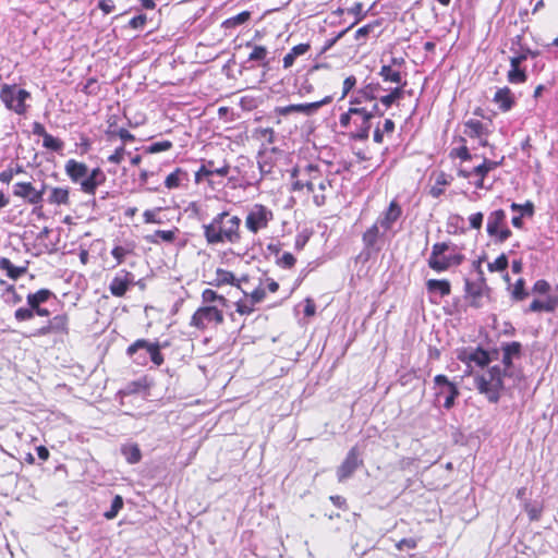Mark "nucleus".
<instances>
[{
	"label": "nucleus",
	"instance_id": "obj_47",
	"mask_svg": "<svg viewBox=\"0 0 558 558\" xmlns=\"http://www.w3.org/2000/svg\"><path fill=\"white\" fill-rule=\"evenodd\" d=\"M214 161L209 160L206 165H203L195 173V182L198 184L204 178H208L214 174L213 171Z\"/></svg>",
	"mask_w": 558,
	"mask_h": 558
},
{
	"label": "nucleus",
	"instance_id": "obj_18",
	"mask_svg": "<svg viewBox=\"0 0 558 558\" xmlns=\"http://www.w3.org/2000/svg\"><path fill=\"white\" fill-rule=\"evenodd\" d=\"M306 173L308 174V179L306 181L296 180L292 184V189L294 191H300L304 187L311 193L316 192V180L318 174V168L314 165H307L305 168Z\"/></svg>",
	"mask_w": 558,
	"mask_h": 558
},
{
	"label": "nucleus",
	"instance_id": "obj_35",
	"mask_svg": "<svg viewBox=\"0 0 558 558\" xmlns=\"http://www.w3.org/2000/svg\"><path fill=\"white\" fill-rule=\"evenodd\" d=\"M450 181L448 180V175L444 172H440L437 174L435 185L432 186L429 194L435 198L439 197L444 193L442 186L448 185Z\"/></svg>",
	"mask_w": 558,
	"mask_h": 558
},
{
	"label": "nucleus",
	"instance_id": "obj_12",
	"mask_svg": "<svg viewBox=\"0 0 558 558\" xmlns=\"http://www.w3.org/2000/svg\"><path fill=\"white\" fill-rule=\"evenodd\" d=\"M136 284L135 276L125 269L119 270L109 283V291L116 298L125 295L130 287Z\"/></svg>",
	"mask_w": 558,
	"mask_h": 558
},
{
	"label": "nucleus",
	"instance_id": "obj_62",
	"mask_svg": "<svg viewBox=\"0 0 558 558\" xmlns=\"http://www.w3.org/2000/svg\"><path fill=\"white\" fill-rule=\"evenodd\" d=\"M279 264L284 268H291L295 264V257L291 253L286 252L279 259Z\"/></svg>",
	"mask_w": 558,
	"mask_h": 558
},
{
	"label": "nucleus",
	"instance_id": "obj_49",
	"mask_svg": "<svg viewBox=\"0 0 558 558\" xmlns=\"http://www.w3.org/2000/svg\"><path fill=\"white\" fill-rule=\"evenodd\" d=\"M254 306L255 304L246 298L236 302V312L241 315H250L254 312Z\"/></svg>",
	"mask_w": 558,
	"mask_h": 558
},
{
	"label": "nucleus",
	"instance_id": "obj_20",
	"mask_svg": "<svg viewBox=\"0 0 558 558\" xmlns=\"http://www.w3.org/2000/svg\"><path fill=\"white\" fill-rule=\"evenodd\" d=\"M49 311L40 305L37 307H20L14 313V318L17 322H26L34 318L35 315L47 317L49 316Z\"/></svg>",
	"mask_w": 558,
	"mask_h": 558
},
{
	"label": "nucleus",
	"instance_id": "obj_16",
	"mask_svg": "<svg viewBox=\"0 0 558 558\" xmlns=\"http://www.w3.org/2000/svg\"><path fill=\"white\" fill-rule=\"evenodd\" d=\"M330 101H331V97L327 96L320 101L289 105V106L280 108L279 113L286 116V114H289L292 112H299V113L310 116V114L314 113L317 109H319L322 106H324Z\"/></svg>",
	"mask_w": 558,
	"mask_h": 558
},
{
	"label": "nucleus",
	"instance_id": "obj_38",
	"mask_svg": "<svg viewBox=\"0 0 558 558\" xmlns=\"http://www.w3.org/2000/svg\"><path fill=\"white\" fill-rule=\"evenodd\" d=\"M246 47H252V52L248 56V61H264L267 57L268 50L264 46L252 45L246 43Z\"/></svg>",
	"mask_w": 558,
	"mask_h": 558
},
{
	"label": "nucleus",
	"instance_id": "obj_46",
	"mask_svg": "<svg viewBox=\"0 0 558 558\" xmlns=\"http://www.w3.org/2000/svg\"><path fill=\"white\" fill-rule=\"evenodd\" d=\"M524 284V279L520 278L517 280L512 290L513 300L522 301L529 295V293L525 291Z\"/></svg>",
	"mask_w": 558,
	"mask_h": 558
},
{
	"label": "nucleus",
	"instance_id": "obj_4",
	"mask_svg": "<svg viewBox=\"0 0 558 558\" xmlns=\"http://www.w3.org/2000/svg\"><path fill=\"white\" fill-rule=\"evenodd\" d=\"M477 268L478 279L475 281L465 280V298L469 300V304L475 308L483 307L490 301V289L486 284L480 263L477 264Z\"/></svg>",
	"mask_w": 558,
	"mask_h": 558
},
{
	"label": "nucleus",
	"instance_id": "obj_19",
	"mask_svg": "<svg viewBox=\"0 0 558 558\" xmlns=\"http://www.w3.org/2000/svg\"><path fill=\"white\" fill-rule=\"evenodd\" d=\"M493 100L502 112L511 110L515 102L513 94L508 87L499 88L495 93Z\"/></svg>",
	"mask_w": 558,
	"mask_h": 558
},
{
	"label": "nucleus",
	"instance_id": "obj_45",
	"mask_svg": "<svg viewBox=\"0 0 558 558\" xmlns=\"http://www.w3.org/2000/svg\"><path fill=\"white\" fill-rule=\"evenodd\" d=\"M101 184V182H98L97 180H94L88 175H86V178L80 183L81 190L89 195H94L96 193V189Z\"/></svg>",
	"mask_w": 558,
	"mask_h": 558
},
{
	"label": "nucleus",
	"instance_id": "obj_37",
	"mask_svg": "<svg viewBox=\"0 0 558 558\" xmlns=\"http://www.w3.org/2000/svg\"><path fill=\"white\" fill-rule=\"evenodd\" d=\"M507 78L511 84H521L526 81L527 75L520 66H510Z\"/></svg>",
	"mask_w": 558,
	"mask_h": 558
},
{
	"label": "nucleus",
	"instance_id": "obj_29",
	"mask_svg": "<svg viewBox=\"0 0 558 558\" xmlns=\"http://www.w3.org/2000/svg\"><path fill=\"white\" fill-rule=\"evenodd\" d=\"M251 11H243L234 16H231L222 22L221 26L226 29L235 28L246 23L251 17Z\"/></svg>",
	"mask_w": 558,
	"mask_h": 558
},
{
	"label": "nucleus",
	"instance_id": "obj_63",
	"mask_svg": "<svg viewBox=\"0 0 558 558\" xmlns=\"http://www.w3.org/2000/svg\"><path fill=\"white\" fill-rule=\"evenodd\" d=\"M483 214L482 213H475L469 217L470 226L473 229H481L483 223Z\"/></svg>",
	"mask_w": 558,
	"mask_h": 558
},
{
	"label": "nucleus",
	"instance_id": "obj_60",
	"mask_svg": "<svg viewBox=\"0 0 558 558\" xmlns=\"http://www.w3.org/2000/svg\"><path fill=\"white\" fill-rule=\"evenodd\" d=\"M448 244L446 243H436L433 245L432 253L429 258H437L445 255V252L448 250Z\"/></svg>",
	"mask_w": 558,
	"mask_h": 558
},
{
	"label": "nucleus",
	"instance_id": "obj_40",
	"mask_svg": "<svg viewBox=\"0 0 558 558\" xmlns=\"http://www.w3.org/2000/svg\"><path fill=\"white\" fill-rule=\"evenodd\" d=\"M122 507L123 498L120 495H116L114 498L112 499L110 509L104 513L105 518L108 520L114 519L118 515L119 511L122 509Z\"/></svg>",
	"mask_w": 558,
	"mask_h": 558
},
{
	"label": "nucleus",
	"instance_id": "obj_42",
	"mask_svg": "<svg viewBox=\"0 0 558 558\" xmlns=\"http://www.w3.org/2000/svg\"><path fill=\"white\" fill-rule=\"evenodd\" d=\"M43 145L45 148L51 149L53 151H60L63 148V142L59 138L53 137L49 133H47L43 137Z\"/></svg>",
	"mask_w": 558,
	"mask_h": 558
},
{
	"label": "nucleus",
	"instance_id": "obj_56",
	"mask_svg": "<svg viewBox=\"0 0 558 558\" xmlns=\"http://www.w3.org/2000/svg\"><path fill=\"white\" fill-rule=\"evenodd\" d=\"M108 134L110 136L112 135H118L123 144H125L126 142H133L135 140L134 135L131 134L126 129H120L119 131H109Z\"/></svg>",
	"mask_w": 558,
	"mask_h": 558
},
{
	"label": "nucleus",
	"instance_id": "obj_31",
	"mask_svg": "<svg viewBox=\"0 0 558 558\" xmlns=\"http://www.w3.org/2000/svg\"><path fill=\"white\" fill-rule=\"evenodd\" d=\"M379 75L385 82L400 84L402 81L401 73L397 70H393L390 65H383L379 71Z\"/></svg>",
	"mask_w": 558,
	"mask_h": 558
},
{
	"label": "nucleus",
	"instance_id": "obj_52",
	"mask_svg": "<svg viewBox=\"0 0 558 558\" xmlns=\"http://www.w3.org/2000/svg\"><path fill=\"white\" fill-rule=\"evenodd\" d=\"M125 154V146L122 144L121 146L117 147L113 154L108 157V161L110 163L119 165L124 159Z\"/></svg>",
	"mask_w": 558,
	"mask_h": 558
},
{
	"label": "nucleus",
	"instance_id": "obj_58",
	"mask_svg": "<svg viewBox=\"0 0 558 558\" xmlns=\"http://www.w3.org/2000/svg\"><path fill=\"white\" fill-rule=\"evenodd\" d=\"M349 113L359 116L360 119L364 120H371L373 118V112H368L365 108L351 107L349 108Z\"/></svg>",
	"mask_w": 558,
	"mask_h": 558
},
{
	"label": "nucleus",
	"instance_id": "obj_27",
	"mask_svg": "<svg viewBox=\"0 0 558 558\" xmlns=\"http://www.w3.org/2000/svg\"><path fill=\"white\" fill-rule=\"evenodd\" d=\"M53 295L52 291L49 289H40L35 293H28L26 300L28 307H37L45 302H47Z\"/></svg>",
	"mask_w": 558,
	"mask_h": 558
},
{
	"label": "nucleus",
	"instance_id": "obj_2",
	"mask_svg": "<svg viewBox=\"0 0 558 558\" xmlns=\"http://www.w3.org/2000/svg\"><path fill=\"white\" fill-rule=\"evenodd\" d=\"M506 374L502 373L499 366L495 365L481 375L475 376V388L480 393L485 395L489 402L496 403L500 398V391L504 388L502 378Z\"/></svg>",
	"mask_w": 558,
	"mask_h": 558
},
{
	"label": "nucleus",
	"instance_id": "obj_50",
	"mask_svg": "<svg viewBox=\"0 0 558 558\" xmlns=\"http://www.w3.org/2000/svg\"><path fill=\"white\" fill-rule=\"evenodd\" d=\"M171 147L172 143L170 141L156 142L147 147V153L157 154L160 151L169 150Z\"/></svg>",
	"mask_w": 558,
	"mask_h": 558
},
{
	"label": "nucleus",
	"instance_id": "obj_17",
	"mask_svg": "<svg viewBox=\"0 0 558 558\" xmlns=\"http://www.w3.org/2000/svg\"><path fill=\"white\" fill-rule=\"evenodd\" d=\"M64 170L68 177L75 183H81L88 174V167L74 159H70L65 162Z\"/></svg>",
	"mask_w": 558,
	"mask_h": 558
},
{
	"label": "nucleus",
	"instance_id": "obj_28",
	"mask_svg": "<svg viewBox=\"0 0 558 558\" xmlns=\"http://www.w3.org/2000/svg\"><path fill=\"white\" fill-rule=\"evenodd\" d=\"M0 268L7 271L8 277L16 280L26 272V267L14 266L9 258L2 257L0 259Z\"/></svg>",
	"mask_w": 558,
	"mask_h": 558
},
{
	"label": "nucleus",
	"instance_id": "obj_44",
	"mask_svg": "<svg viewBox=\"0 0 558 558\" xmlns=\"http://www.w3.org/2000/svg\"><path fill=\"white\" fill-rule=\"evenodd\" d=\"M216 275H217L216 281L218 284L238 286L235 283V277L231 271L225 270V269H218Z\"/></svg>",
	"mask_w": 558,
	"mask_h": 558
},
{
	"label": "nucleus",
	"instance_id": "obj_53",
	"mask_svg": "<svg viewBox=\"0 0 558 558\" xmlns=\"http://www.w3.org/2000/svg\"><path fill=\"white\" fill-rule=\"evenodd\" d=\"M131 253V250L129 248H125L123 246H116L112 248L111 251V255L114 257V259L117 260V265H120L124 262V258L128 254Z\"/></svg>",
	"mask_w": 558,
	"mask_h": 558
},
{
	"label": "nucleus",
	"instance_id": "obj_61",
	"mask_svg": "<svg viewBox=\"0 0 558 558\" xmlns=\"http://www.w3.org/2000/svg\"><path fill=\"white\" fill-rule=\"evenodd\" d=\"M177 230H157L156 235L163 242H172L175 239Z\"/></svg>",
	"mask_w": 558,
	"mask_h": 558
},
{
	"label": "nucleus",
	"instance_id": "obj_51",
	"mask_svg": "<svg viewBox=\"0 0 558 558\" xmlns=\"http://www.w3.org/2000/svg\"><path fill=\"white\" fill-rule=\"evenodd\" d=\"M349 31L350 27H347L345 29L339 32L335 37L327 39L320 49V53H326L329 49H331L336 43L341 39Z\"/></svg>",
	"mask_w": 558,
	"mask_h": 558
},
{
	"label": "nucleus",
	"instance_id": "obj_59",
	"mask_svg": "<svg viewBox=\"0 0 558 558\" xmlns=\"http://www.w3.org/2000/svg\"><path fill=\"white\" fill-rule=\"evenodd\" d=\"M550 290V284L546 280H537L533 286V292L538 294H546Z\"/></svg>",
	"mask_w": 558,
	"mask_h": 558
},
{
	"label": "nucleus",
	"instance_id": "obj_32",
	"mask_svg": "<svg viewBox=\"0 0 558 558\" xmlns=\"http://www.w3.org/2000/svg\"><path fill=\"white\" fill-rule=\"evenodd\" d=\"M354 123L357 125V130L351 134V137L359 141H366L369 136L371 120L361 119L360 124L357 121H354Z\"/></svg>",
	"mask_w": 558,
	"mask_h": 558
},
{
	"label": "nucleus",
	"instance_id": "obj_39",
	"mask_svg": "<svg viewBox=\"0 0 558 558\" xmlns=\"http://www.w3.org/2000/svg\"><path fill=\"white\" fill-rule=\"evenodd\" d=\"M202 300L206 304H211V303L218 302V303L225 305L227 302V300L223 295H219L216 291H214L211 289H205L203 291Z\"/></svg>",
	"mask_w": 558,
	"mask_h": 558
},
{
	"label": "nucleus",
	"instance_id": "obj_24",
	"mask_svg": "<svg viewBox=\"0 0 558 558\" xmlns=\"http://www.w3.org/2000/svg\"><path fill=\"white\" fill-rule=\"evenodd\" d=\"M311 46L310 44H299L294 46L284 57L282 60L283 68L289 69L293 65L295 59L300 56L305 54L310 50Z\"/></svg>",
	"mask_w": 558,
	"mask_h": 558
},
{
	"label": "nucleus",
	"instance_id": "obj_26",
	"mask_svg": "<svg viewBox=\"0 0 558 558\" xmlns=\"http://www.w3.org/2000/svg\"><path fill=\"white\" fill-rule=\"evenodd\" d=\"M429 293L439 294L440 296L449 295L451 292L450 282L448 280L429 279L426 282Z\"/></svg>",
	"mask_w": 558,
	"mask_h": 558
},
{
	"label": "nucleus",
	"instance_id": "obj_41",
	"mask_svg": "<svg viewBox=\"0 0 558 558\" xmlns=\"http://www.w3.org/2000/svg\"><path fill=\"white\" fill-rule=\"evenodd\" d=\"M502 353L507 354V356L512 359H518L521 356L522 345L520 342L513 341L509 343H505L501 347Z\"/></svg>",
	"mask_w": 558,
	"mask_h": 558
},
{
	"label": "nucleus",
	"instance_id": "obj_34",
	"mask_svg": "<svg viewBox=\"0 0 558 558\" xmlns=\"http://www.w3.org/2000/svg\"><path fill=\"white\" fill-rule=\"evenodd\" d=\"M499 165H500V162H498V161H494V160L484 158V161L481 165H478L477 167H475L473 169L472 173L477 177L485 178L489 171L496 169Z\"/></svg>",
	"mask_w": 558,
	"mask_h": 558
},
{
	"label": "nucleus",
	"instance_id": "obj_64",
	"mask_svg": "<svg viewBox=\"0 0 558 558\" xmlns=\"http://www.w3.org/2000/svg\"><path fill=\"white\" fill-rule=\"evenodd\" d=\"M146 23V15L144 14H140V15H136L134 17H132L129 22V25L132 27V28H142Z\"/></svg>",
	"mask_w": 558,
	"mask_h": 558
},
{
	"label": "nucleus",
	"instance_id": "obj_6",
	"mask_svg": "<svg viewBox=\"0 0 558 558\" xmlns=\"http://www.w3.org/2000/svg\"><path fill=\"white\" fill-rule=\"evenodd\" d=\"M506 213L502 209L494 210L487 218L486 231L495 243H504L511 236V230L505 227Z\"/></svg>",
	"mask_w": 558,
	"mask_h": 558
},
{
	"label": "nucleus",
	"instance_id": "obj_1",
	"mask_svg": "<svg viewBox=\"0 0 558 558\" xmlns=\"http://www.w3.org/2000/svg\"><path fill=\"white\" fill-rule=\"evenodd\" d=\"M241 219L238 216H230L228 211L219 213L210 223L204 225V236L209 245L220 243H238L240 235Z\"/></svg>",
	"mask_w": 558,
	"mask_h": 558
},
{
	"label": "nucleus",
	"instance_id": "obj_23",
	"mask_svg": "<svg viewBox=\"0 0 558 558\" xmlns=\"http://www.w3.org/2000/svg\"><path fill=\"white\" fill-rule=\"evenodd\" d=\"M48 203L52 205H69L70 190L69 187H52L48 196Z\"/></svg>",
	"mask_w": 558,
	"mask_h": 558
},
{
	"label": "nucleus",
	"instance_id": "obj_43",
	"mask_svg": "<svg viewBox=\"0 0 558 558\" xmlns=\"http://www.w3.org/2000/svg\"><path fill=\"white\" fill-rule=\"evenodd\" d=\"M508 258L506 256V254H501L499 255L493 263H489L488 264V270L490 272H495V271H505L508 267Z\"/></svg>",
	"mask_w": 558,
	"mask_h": 558
},
{
	"label": "nucleus",
	"instance_id": "obj_7",
	"mask_svg": "<svg viewBox=\"0 0 558 558\" xmlns=\"http://www.w3.org/2000/svg\"><path fill=\"white\" fill-rule=\"evenodd\" d=\"M223 313L215 305H206L199 307L191 318V326L201 330L206 329L209 325H220L223 323Z\"/></svg>",
	"mask_w": 558,
	"mask_h": 558
},
{
	"label": "nucleus",
	"instance_id": "obj_5",
	"mask_svg": "<svg viewBox=\"0 0 558 558\" xmlns=\"http://www.w3.org/2000/svg\"><path fill=\"white\" fill-rule=\"evenodd\" d=\"M31 98V94L16 85H3L0 89V99L5 107L17 114H24L27 110L25 101Z\"/></svg>",
	"mask_w": 558,
	"mask_h": 558
},
{
	"label": "nucleus",
	"instance_id": "obj_3",
	"mask_svg": "<svg viewBox=\"0 0 558 558\" xmlns=\"http://www.w3.org/2000/svg\"><path fill=\"white\" fill-rule=\"evenodd\" d=\"M126 354L134 357V362L142 365L147 363V356H149L150 361L157 366H160L163 363V356L160 352L159 343H153L146 339H138L133 342L126 349Z\"/></svg>",
	"mask_w": 558,
	"mask_h": 558
},
{
	"label": "nucleus",
	"instance_id": "obj_9",
	"mask_svg": "<svg viewBox=\"0 0 558 558\" xmlns=\"http://www.w3.org/2000/svg\"><path fill=\"white\" fill-rule=\"evenodd\" d=\"M272 219L274 214L269 208L262 204H255L246 216L245 226L251 232L257 233L260 229L267 228Z\"/></svg>",
	"mask_w": 558,
	"mask_h": 558
},
{
	"label": "nucleus",
	"instance_id": "obj_15",
	"mask_svg": "<svg viewBox=\"0 0 558 558\" xmlns=\"http://www.w3.org/2000/svg\"><path fill=\"white\" fill-rule=\"evenodd\" d=\"M401 215V206L396 201H392L388 208L379 215L376 222L380 226L384 232H387L391 230L392 226L399 220Z\"/></svg>",
	"mask_w": 558,
	"mask_h": 558
},
{
	"label": "nucleus",
	"instance_id": "obj_14",
	"mask_svg": "<svg viewBox=\"0 0 558 558\" xmlns=\"http://www.w3.org/2000/svg\"><path fill=\"white\" fill-rule=\"evenodd\" d=\"M458 359L466 364L474 363L476 366L484 367L489 364L490 356L487 351L482 348L463 349L458 353Z\"/></svg>",
	"mask_w": 558,
	"mask_h": 558
},
{
	"label": "nucleus",
	"instance_id": "obj_57",
	"mask_svg": "<svg viewBox=\"0 0 558 558\" xmlns=\"http://www.w3.org/2000/svg\"><path fill=\"white\" fill-rule=\"evenodd\" d=\"M355 84H356L355 76H353V75L348 76L343 81L342 94H341L340 99H343L350 93V90L355 86Z\"/></svg>",
	"mask_w": 558,
	"mask_h": 558
},
{
	"label": "nucleus",
	"instance_id": "obj_8",
	"mask_svg": "<svg viewBox=\"0 0 558 558\" xmlns=\"http://www.w3.org/2000/svg\"><path fill=\"white\" fill-rule=\"evenodd\" d=\"M47 185L45 183L41 184V187L37 190L31 182H16L13 184V195L20 198H23L31 205L36 206L41 209V202L44 194L46 192Z\"/></svg>",
	"mask_w": 558,
	"mask_h": 558
},
{
	"label": "nucleus",
	"instance_id": "obj_48",
	"mask_svg": "<svg viewBox=\"0 0 558 558\" xmlns=\"http://www.w3.org/2000/svg\"><path fill=\"white\" fill-rule=\"evenodd\" d=\"M371 9L372 7H369L367 10H364L361 2H355L352 8L348 9V12L355 16V21L349 27L351 28L357 21L363 19L366 12Z\"/></svg>",
	"mask_w": 558,
	"mask_h": 558
},
{
	"label": "nucleus",
	"instance_id": "obj_55",
	"mask_svg": "<svg viewBox=\"0 0 558 558\" xmlns=\"http://www.w3.org/2000/svg\"><path fill=\"white\" fill-rule=\"evenodd\" d=\"M245 296L254 304L260 303L265 296L266 292L263 288L255 289L252 293L247 294L245 292Z\"/></svg>",
	"mask_w": 558,
	"mask_h": 558
},
{
	"label": "nucleus",
	"instance_id": "obj_11",
	"mask_svg": "<svg viewBox=\"0 0 558 558\" xmlns=\"http://www.w3.org/2000/svg\"><path fill=\"white\" fill-rule=\"evenodd\" d=\"M69 318L65 314L56 315L45 325L34 329L29 337H45L52 333H68Z\"/></svg>",
	"mask_w": 558,
	"mask_h": 558
},
{
	"label": "nucleus",
	"instance_id": "obj_10",
	"mask_svg": "<svg viewBox=\"0 0 558 558\" xmlns=\"http://www.w3.org/2000/svg\"><path fill=\"white\" fill-rule=\"evenodd\" d=\"M434 390L435 396L439 400L444 398V408L447 410L451 409L454 404L456 398L459 396L457 386L451 383L445 375H436L434 377Z\"/></svg>",
	"mask_w": 558,
	"mask_h": 558
},
{
	"label": "nucleus",
	"instance_id": "obj_25",
	"mask_svg": "<svg viewBox=\"0 0 558 558\" xmlns=\"http://www.w3.org/2000/svg\"><path fill=\"white\" fill-rule=\"evenodd\" d=\"M464 134L470 137L481 138L488 133L485 125L480 120L475 119L468 120L464 123Z\"/></svg>",
	"mask_w": 558,
	"mask_h": 558
},
{
	"label": "nucleus",
	"instance_id": "obj_33",
	"mask_svg": "<svg viewBox=\"0 0 558 558\" xmlns=\"http://www.w3.org/2000/svg\"><path fill=\"white\" fill-rule=\"evenodd\" d=\"M403 85L402 86H398L393 89H391V92L385 96H381L379 98V101L386 107V108H389L393 102H396L397 100L401 99L403 97Z\"/></svg>",
	"mask_w": 558,
	"mask_h": 558
},
{
	"label": "nucleus",
	"instance_id": "obj_21",
	"mask_svg": "<svg viewBox=\"0 0 558 558\" xmlns=\"http://www.w3.org/2000/svg\"><path fill=\"white\" fill-rule=\"evenodd\" d=\"M386 232H384L380 228V226L375 222L373 226H371L364 233H363V243L365 247L367 248H374L377 241L384 236Z\"/></svg>",
	"mask_w": 558,
	"mask_h": 558
},
{
	"label": "nucleus",
	"instance_id": "obj_22",
	"mask_svg": "<svg viewBox=\"0 0 558 558\" xmlns=\"http://www.w3.org/2000/svg\"><path fill=\"white\" fill-rule=\"evenodd\" d=\"M121 453L130 464H136L142 459V451L137 444L129 442L122 445Z\"/></svg>",
	"mask_w": 558,
	"mask_h": 558
},
{
	"label": "nucleus",
	"instance_id": "obj_30",
	"mask_svg": "<svg viewBox=\"0 0 558 558\" xmlns=\"http://www.w3.org/2000/svg\"><path fill=\"white\" fill-rule=\"evenodd\" d=\"M183 178H187V173L182 170L181 168H177L173 172H171L165 180V185L167 189L169 190H172V189H177L180 183H181V180Z\"/></svg>",
	"mask_w": 558,
	"mask_h": 558
},
{
	"label": "nucleus",
	"instance_id": "obj_36",
	"mask_svg": "<svg viewBox=\"0 0 558 558\" xmlns=\"http://www.w3.org/2000/svg\"><path fill=\"white\" fill-rule=\"evenodd\" d=\"M428 266L435 271L441 272L451 266V260L448 256L442 255L437 258H428Z\"/></svg>",
	"mask_w": 558,
	"mask_h": 558
},
{
	"label": "nucleus",
	"instance_id": "obj_54",
	"mask_svg": "<svg viewBox=\"0 0 558 558\" xmlns=\"http://www.w3.org/2000/svg\"><path fill=\"white\" fill-rule=\"evenodd\" d=\"M417 546V539L410 537V538H402L396 544V548L398 550H404V549H414Z\"/></svg>",
	"mask_w": 558,
	"mask_h": 558
},
{
	"label": "nucleus",
	"instance_id": "obj_13",
	"mask_svg": "<svg viewBox=\"0 0 558 558\" xmlns=\"http://www.w3.org/2000/svg\"><path fill=\"white\" fill-rule=\"evenodd\" d=\"M363 460L360 458V451L357 447H353L348 452L344 461L337 470V477L339 482H343L351 477L356 469L362 465Z\"/></svg>",
	"mask_w": 558,
	"mask_h": 558
}]
</instances>
